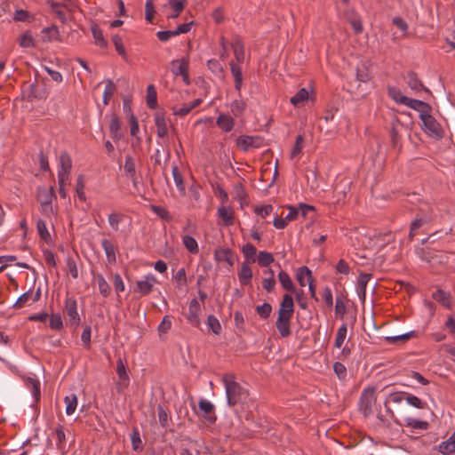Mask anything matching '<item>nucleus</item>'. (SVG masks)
I'll return each instance as SVG.
<instances>
[{
    "label": "nucleus",
    "mask_w": 455,
    "mask_h": 455,
    "mask_svg": "<svg viewBox=\"0 0 455 455\" xmlns=\"http://www.w3.org/2000/svg\"><path fill=\"white\" fill-rule=\"evenodd\" d=\"M222 382L226 390L227 402L229 406H235L246 396V390L235 381L232 374H225Z\"/></svg>",
    "instance_id": "f257e3e1"
},
{
    "label": "nucleus",
    "mask_w": 455,
    "mask_h": 455,
    "mask_svg": "<svg viewBox=\"0 0 455 455\" xmlns=\"http://www.w3.org/2000/svg\"><path fill=\"white\" fill-rule=\"evenodd\" d=\"M375 387H369L363 389L360 396L359 407L364 416H369L373 411V406L376 403Z\"/></svg>",
    "instance_id": "f03ea898"
},
{
    "label": "nucleus",
    "mask_w": 455,
    "mask_h": 455,
    "mask_svg": "<svg viewBox=\"0 0 455 455\" xmlns=\"http://www.w3.org/2000/svg\"><path fill=\"white\" fill-rule=\"evenodd\" d=\"M170 65H171V71L175 77H177L178 76H181L182 80L185 83V84H187V85L190 84V79H189V76H188V65H189L188 57L173 60L171 61Z\"/></svg>",
    "instance_id": "7ed1b4c3"
},
{
    "label": "nucleus",
    "mask_w": 455,
    "mask_h": 455,
    "mask_svg": "<svg viewBox=\"0 0 455 455\" xmlns=\"http://www.w3.org/2000/svg\"><path fill=\"white\" fill-rule=\"evenodd\" d=\"M65 314L68 317V322L72 327H77L80 324L81 319L77 312V302L76 299L68 297L65 300Z\"/></svg>",
    "instance_id": "20e7f679"
},
{
    "label": "nucleus",
    "mask_w": 455,
    "mask_h": 455,
    "mask_svg": "<svg viewBox=\"0 0 455 455\" xmlns=\"http://www.w3.org/2000/svg\"><path fill=\"white\" fill-rule=\"evenodd\" d=\"M264 144V139L260 136H239L236 140L237 147L243 151H249L252 148H258Z\"/></svg>",
    "instance_id": "39448f33"
},
{
    "label": "nucleus",
    "mask_w": 455,
    "mask_h": 455,
    "mask_svg": "<svg viewBox=\"0 0 455 455\" xmlns=\"http://www.w3.org/2000/svg\"><path fill=\"white\" fill-rule=\"evenodd\" d=\"M157 283L156 276L152 274L147 275L144 279L136 282L134 291L141 296L149 294L153 291L154 285Z\"/></svg>",
    "instance_id": "423d86ee"
},
{
    "label": "nucleus",
    "mask_w": 455,
    "mask_h": 455,
    "mask_svg": "<svg viewBox=\"0 0 455 455\" xmlns=\"http://www.w3.org/2000/svg\"><path fill=\"white\" fill-rule=\"evenodd\" d=\"M419 117L423 123L425 131L432 136L440 135V125L436 120L427 111L426 113L419 115Z\"/></svg>",
    "instance_id": "0eeeda50"
},
{
    "label": "nucleus",
    "mask_w": 455,
    "mask_h": 455,
    "mask_svg": "<svg viewBox=\"0 0 455 455\" xmlns=\"http://www.w3.org/2000/svg\"><path fill=\"white\" fill-rule=\"evenodd\" d=\"M292 315H283L278 313V317L275 322L276 329L282 338H286L291 335V318Z\"/></svg>",
    "instance_id": "6e6552de"
},
{
    "label": "nucleus",
    "mask_w": 455,
    "mask_h": 455,
    "mask_svg": "<svg viewBox=\"0 0 455 455\" xmlns=\"http://www.w3.org/2000/svg\"><path fill=\"white\" fill-rule=\"evenodd\" d=\"M201 311V305L196 299L190 300L188 312L187 315L188 321L194 326H198L200 323L199 314Z\"/></svg>",
    "instance_id": "1a4fd4ad"
},
{
    "label": "nucleus",
    "mask_w": 455,
    "mask_h": 455,
    "mask_svg": "<svg viewBox=\"0 0 455 455\" xmlns=\"http://www.w3.org/2000/svg\"><path fill=\"white\" fill-rule=\"evenodd\" d=\"M124 171L126 178L131 180L133 186L136 187L138 184V180H137V176H136L135 161L131 155H127L125 156Z\"/></svg>",
    "instance_id": "9d476101"
},
{
    "label": "nucleus",
    "mask_w": 455,
    "mask_h": 455,
    "mask_svg": "<svg viewBox=\"0 0 455 455\" xmlns=\"http://www.w3.org/2000/svg\"><path fill=\"white\" fill-rule=\"evenodd\" d=\"M371 277V274L367 273H362L358 276L356 291L363 303L365 301L366 287Z\"/></svg>",
    "instance_id": "9b49d317"
},
{
    "label": "nucleus",
    "mask_w": 455,
    "mask_h": 455,
    "mask_svg": "<svg viewBox=\"0 0 455 455\" xmlns=\"http://www.w3.org/2000/svg\"><path fill=\"white\" fill-rule=\"evenodd\" d=\"M230 71L234 78L235 89L238 92L239 96L241 95V90L243 87V73L242 68L238 63L231 61L229 63Z\"/></svg>",
    "instance_id": "f8f14e48"
},
{
    "label": "nucleus",
    "mask_w": 455,
    "mask_h": 455,
    "mask_svg": "<svg viewBox=\"0 0 455 455\" xmlns=\"http://www.w3.org/2000/svg\"><path fill=\"white\" fill-rule=\"evenodd\" d=\"M202 100L196 99L193 102L184 103L182 105H175L172 107V112L175 116H184L188 115L193 108L199 106Z\"/></svg>",
    "instance_id": "ddd939ff"
},
{
    "label": "nucleus",
    "mask_w": 455,
    "mask_h": 455,
    "mask_svg": "<svg viewBox=\"0 0 455 455\" xmlns=\"http://www.w3.org/2000/svg\"><path fill=\"white\" fill-rule=\"evenodd\" d=\"M101 246L105 251L107 260L109 264L116 262V249L115 245L108 239L101 240Z\"/></svg>",
    "instance_id": "4468645a"
},
{
    "label": "nucleus",
    "mask_w": 455,
    "mask_h": 455,
    "mask_svg": "<svg viewBox=\"0 0 455 455\" xmlns=\"http://www.w3.org/2000/svg\"><path fill=\"white\" fill-rule=\"evenodd\" d=\"M406 83L408 86L415 92H418L421 90H425L427 92L428 91L427 88L424 87L423 84L419 79L417 75L412 71L407 73Z\"/></svg>",
    "instance_id": "2eb2a0df"
},
{
    "label": "nucleus",
    "mask_w": 455,
    "mask_h": 455,
    "mask_svg": "<svg viewBox=\"0 0 455 455\" xmlns=\"http://www.w3.org/2000/svg\"><path fill=\"white\" fill-rule=\"evenodd\" d=\"M231 46L237 63H243L244 60V45L240 37L235 36Z\"/></svg>",
    "instance_id": "dca6fc26"
},
{
    "label": "nucleus",
    "mask_w": 455,
    "mask_h": 455,
    "mask_svg": "<svg viewBox=\"0 0 455 455\" xmlns=\"http://www.w3.org/2000/svg\"><path fill=\"white\" fill-rule=\"evenodd\" d=\"M432 298L440 303L443 307L446 308L451 307V299L449 292H446L441 289L436 290L433 292Z\"/></svg>",
    "instance_id": "f3484780"
},
{
    "label": "nucleus",
    "mask_w": 455,
    "mask_h": 455,
    "mask_svg": "<svg viewBox=\"0 0 455 455\" xmlns=\"http://www.w3.org/2000/svg\"><path fill=\"white\" fill-rule=\"evenodd\" d=\"M294 311L293 299L290 294H284L283 300L280 304L278 313L292 315Z\"/></svg>",
    "instance_id": "a211bd4d"
},
{
    "label": "nucleus",
    "mask_w": 455,
    "mask_h": 455,
    "mask_svg": "<svg viewBox=\"0 0 455 455\" xmlns=\"http://www.w3.org/2000/svg\"><path fill=\"white\" fill-rule=\"evenodd\" d=\"M404 106L417 110L419 112V115H422L429 110V105L422 100L411 99L407 97V100L403 104Z\"/></svg>",
    "instance_id": "6ab92c4d"
},
{
    "label": "nucleus",
    "mask_w": 455,
    "mask_h": 455,
    "mask_svg": "<svg viewBox=\"0 0 455 455\" xmlns=\"http://www.w3.org/2000/svg\"><path fill=\"white\" fill-rule=\"evenodd\" d=\"M246 108L247 104L245 100L241 98L234 100L229 105L230 112L235 117L241 116L244 113Z\"/></svg>",
    "instance_id": "aec40b11"
},
{
    "label": "nucleus",
    "mask_w": 455,
    "mask_h": 455,
    "mask_svg": "<svg viewBox=\"0 0 455 455\" xmlns=\"http://www.w3.org/2000/svg\"><path fill=\"white\" fill-rule=\"evenodd\" d=\"M216 124L221 130L228 132L234 128L235 120L228 115L220 114L217 118Z\"/></svg>",
    "instance_id": "412c9836"
},
{
    "label": "nucleus",
    "mask_w": 455,
    "mask_h": 455,
    "mask_svg": "<svg viewBox=\"0 0 455 455\" xmlns=\"http://www.w3.org/2000/svg\"><path fill=\"white\" fill-rule=\"evenodd\" d=\"M72 167V161L69 155L62 152L60 155V167L58 172L69 174Z\"/></svg>",
    "instance_id": "4be33fe9"
},
{
    "label": "nucleus",
    "mask_w": 455,
    "mask_h": 455,
    "mask_svg": "<svg viewBox=\"0 0 455 455\" xmlns=\"http://www.w3.org/2000/svg\"><path fill=\"white\" fill-rule=\"evenodd\" d=\"M55 196L53 188H39L37 192V200L40 204L52 203V198Z\"/></svg>",
    "instance_id": "5701e85b"
},
{
    "label": "nucleus",
    "mask_w": 455,
    "mask_h": 455,
    "mask_svg": "<svg viewBox=\"0 0 455 455\" xmlns=\"http://www.w3.org/2000/svg\"><path fill=\"white\" fill-rule=\"evenodd\" d=\"M109 131L113 140H118L122 138L121 124L119 118L115 115L111 117Z\"/></svg>",
    "instance_id": "b1692460"
},
{
    "label": "nucleus",
    "mask_w": 455,
    "mask_h": 455,
    "mask_svg": "<svg viewBox=\"0 0 455 455\" xmlns=\"http://www.w3.org/2000/svg\"><path fill=\"white\" fill-rule=\"evenodd\" d=\"M214 259L217 261H225L230 266L233 265L231 250L227 248L217 249L214 252Z\"/></svg>",
    "instance_id": "393cba45"
},
{
    "label": "nucleus",
    "mask_w": 455,
    "mask_h": 455,
    "mask_svg": "<svg viewBox=\"0 0 455 455\" xmlns=\"http://www.w3.org/2000/svg\"><path fill=\"white\" fill-rule=\"evenodd\" d=\"M439 451L443 454L455 452V432L446 441L439 444Z\"/></svg>",
    "instance_id": "a878e982"
},
{
    "label": "nucleus",
    "mask_w": 455,
    "mask_h": 455,
    "mask_svg": "<svg viewBox=\"0 0 455 455\" xmlns=\"http://www.w3.org/2000/svg\"><path fill=\"white\" fill-rule=\"evenodd\" d=\"M155 122L157 128V136L159 138L165 137L167 135L168 129L164 116L159 113L156 114Z\"/></svg>",
    "instance_id": "bb28decb"
},
{
    "label": "nucleus",
    "mask_w": 455,
    "mask_h": 455,
    "mask_svg": "<svg viewBox=\"0 0 455 455\" xmlns=\"http://www.w3.org/2000/svg\"><path fill=\"white\" fill-rule=\"evenodd\" d=\"M54 435L56 437V445L57 448L62 452L66 451V434L64 432L63 427L59 425L54 431Z\"/></svg>",
    "instance_id": "cd10ccee"
},
{
    "label": "nucleus",
    "mask_w": 455,
    "mask_h": 455,
    "mask_svg": "<svg viewBox=\"0 0 455 455\" xmlns=\"http://www.w3.org/2000/svg\"><path fill=\"white\" fill-rule=\"evenodd\" d=\"M278 279H279V282H280L282 287L284 290H286L287 291H290V292L295 291V288H294L292 280L291 279L290 275L286 272L280 271L278 274Z\"/></svg>",
    "instance_id": "c85d7f7f"
},
{
    "label": "nucleus",
    "mask_w": 455,
    "mask_h": 455,
    "mask_svg": "<svg viewBox=\"0 0 455 455\" xmlns=\"http://www.w3.org/2000/svg\"><path fill=\"white\" fill-rule=\"evenodd\" d=\"M64 403L66 404V414L72 415L76 411L78 403L76 395L71 394L65 396Z\"/></svg>",
    "instance_id": "c756f323"
},
{
    "label": "nucleus",
    "mask_w": 455,
    "mask_h": 455,
    "mask_svg": "<svg viewBox=\"0 0 455 455\" xmlns=\"http://www.w3.org/2000/svg\"><path fill=\"white\" fill-rule=\"evenodd\" d=\"M218 216L223 220L226 226H231L233 224V212L229 207H220L218 209Z\"/></svg>",
    "instance_id": "7c9ffc66"
},
{
    "label": "nucleus",
    "mask_w": 455,
    "mask_h": 455,
    "mask_svg": "<svg viewBox=\"0 0 455 455\" xmlns=\"http://www.w3.org/2000/svg\"><path fill=\"white\" fill-rule=\"evenodd\" d=\"M297 280L300 286H306L312 281L311 271L307 267H299L297 273Z\"/></svg>",
    "instance_id": "2f4dec72"
},
{
    "label": "nucleus",
    "mask_w": 455,
    "mask_h": 455,
    "mask_svg": "<svg viewBox=\"0 0 455 455\" xmlns=\"http://www.w3.org/2000/svg\"><path fill=\"white\" fill-rule=\"evenodd\" d=\"M85 182L83 175H79L76 181V195L81 202H86L87 197L84 192Z\"/></svg>",
    "instance_id": "473e14b6"
},
{
    "label": "nucleus",
    "mask_w": 455,
    "mask_h": 455,
    "mask_svg": "<svg viewBox=\"0 0 455 455\" xmlns=\"http://www.w3.org/2000/svg\"><path fill=\"white\" fill-rule=\"evenodd\" d=\"M309 98V92L306 88H301L298 92L295 93L290 100V102L293 106H299L301 103L307 101Z\"/></svg>",
    "instance_id": "72a5a7b5"
},
{
    "label": "nucleus",
    "mask_w": 455,
    "mask_h": 455,
    "mask_svg": "<svg viewBox=\"0 0 455 455\" xmlns=\"http://www.w3.org/2000/svg\"><path fill=\"white\" fill-rule=\"evenodd\" d=\"M182 243L185 248L192 254H196L199 251L198 243L196 240L191 235H186L182 237Z\"/></svg>",
    "instance_id": "f704fd0d"
},
{
    "label": "nucleus",
    "mask_w": 455,
    "mask_h": 455,
    "mask_svg": "<svg viewBox=\"0 0 455 455\" xmlns=\"http://www.w3.org/2000/svg\"><path fill=\"white\" fill-rule=\"evenodd\" d=\"M431 220V215L425 214L421 217L416 218L411 225L410 237L412 238L414 235V232L421 228L424 224L428 222Z\"/></svg>",
    "instance_id": "c9c22d12"
},
{
    "label": "nucleus",
    "mask_w": 455,
    "mask_h": 455,
    "mask_svg": "<svg viewBox=\"0 0 455 455\" xmlns=\"http://www.w3.org/2000/svg\"><path fill=\"white\" fill-rule=\"evenodd\" d=\"M238 276L242 285L250 283L252 277V271L251 267L246 264H243Z\"/></svg>",
    "instance_id": "e433bc0d"
},
{
    "label": "nucleus",
    "mask_w": 455,
    "mask_h": 455,
    "mask_svg": "<svg viewBox=\"0 0 455 455\" xmlns=\"http://www.w3.org/2000/svg\"><path fill=\"white\" fill-rule=\"evenodd\" d=\"M387 94L394 101L402 105L407 100V97L396 87L389 86L387 88Z\"/></svg>",
    "instance_id": "4c0bfd02"
},
{
    "label": "nucleus",
    "mask_w": 455,
    "mask_h": 455,
    "mask_svg": "<svg viewBox=\"0 0 455 455\" xmlns=\"http://www.w3.org/2000/svg\"><path fill=\"white\" fill-rule=\"evenodd\" d=\"M199 409L204 414V417L211 422H213L215 417H206V415H210L213 412L214 406L213 404L207 400H201L199 402Z\"/></svg>",
    "instance_id": "58836bf2"
},
{
    "label": "nucleus",
    "mask_w": 455,
    "mask_h": 455,
    "mask_svg": "<svg viewBox=\"0 0 455 455\" xmlns=\"http://www.w3.org/2000/svg\"><path fill=\"white\" fill-rule=\"evenodd\" d=\"M403 400H405V394L403 393H401V392H394V393H390L388 395V396L386 398L385 402H384V405L385 407L387 408V410L388 411H390L392 414V411H390V409L388 408L387 404L389 403H402Z\"/></svg>",
    "instance_id": "ea45409f"
},
{
    "label": "nucleus",
    "mask_w": 455,
    "mask_h": 455,
    "mask_svg": "<svg viewBox=\"0 0 455 455\" xmlns=\"http://www.w3.org/2000/svg\"><path fill=\"white\" fill-rule=\"evenodd\" d=\"M96 280L98 283L100 293L103 297L107 298L110 294V291H111L109 284L108 283V282L106 281L104 276L100 274H99L96 276Z\"/></svg>",
    "instance_id": "a19ab883"
},
{
    "label": "nucleus",
    "mask_w": 455,
    "mask_h": 455,
    "mask_svg": "<svg viewBox=\"0 0 455 455\" xmlns=\"http://www.w3.org/2000/svg\"><path fill=\"white\" fill-rule=\"evenodd\" d=\"M347 324L346 323L341 324V326L337 331L335 342H334V346L337 348H340L342 347V345L344 344V341L347 337Z\"/></svg>",
    "instance_id": "79ce46f5"
},
{
    "label": "nucleus",
    "mask_w": 455,
    "mask_h": 455,
    "mask_svg": "<svg viewBox=\"0 0 455 455\" xmlns=\"http://www.w3.org/2000/svg\"><path fill=\"white\" fill-rule=\"evenodd\" d=\"M172 173L173 180H174V182H175V185H176L178 190H180L182 193L185 192V185H184V181H183V177H182L181 173L180 172L177 165H173L172 167Z\"/></svg>",
    "instance_id": "37998d69"
},
{
    "label": "nucleus",
    "mask_w": 455,
    "mask_h": 455,
    "mask_svg": "<svg viewBox=\"0 0 455 455\" xmlns=\"http://www.w3.org/2000/svg\"><path fill=\"white\" fill-rule=\"evenodd\" d=\"M405 400L407 403L417 409H424L427 406V403L419 399L418 396L406 393Z\"/></svg>",
    "instance_id": "c03bdc74"
},
{
    "label": "nucleus",
    "mask_w": 455,
    "mask_h": 455,
    "mask_svg": "<svg viewBox=\"0 0 455 455\" xmlns=\"http://www.w3.org/2000/svg\"><path fill=\"white\" fill-rule=\"evenodd\" d=\"M91 29L96 44L100 47H105L107 45V42L104 39L102 30L97 25H92Z\"/></svg>",
    "instance_id": "a18cd8bd"
},
{
    "label": "nucleus",
    "mask_w": 455,
    "mask_h": 455,
    "mask_svg": "<svg viewBox=\"0 0 455 455\" xmlns=\"http://www.w3.org/2000/svg\"><path fill=\"white\" fill-rule=\"evenodd\" d=\"M51 9L61 22H66L68 20V16L65 12L66 10L62 4L52 3Z\"/></svg>",
    "instance_id": "49530a36"
},
{
    "label": "nucleus",
    "mask_w": 455,
    "mask_h": 455,
    "mask_svg": "<svg viewBox=\"0 0 455 455\" xmlns=\"http://www.w3.org/2000/svg\"><path fill=\"white\" fill-rule=\"evenodd\" d=\"M147 104L151 109L156 107V92L153 84H149L147 88Z\"/></svg>",
    "instance_id": "de8ad7c7"
},
{
    "label": "nucleus",
    "mask_w": 455,
    "mask_h": 455,
    "mask_svg": "<svg viewBox=\"0 0 455 455\" xmlns=\"http://www.w3.org/2000/svg\"><path fill=\"white\" fill-rule=\"evenodd\" d=\"M36 229L40 237L46 243L51 240V235L47 229V226L44 220H39L36 223Z\"/></svg>",
    "instance_id": "09e8293b"
},
{
    "label": "nucleus",
    "mask_w": 455,
    "mask_h": 455,
    "mask_svg": "<svg viewBox=\"0 0 455 455\" xmlns=\"http://www.w3.org/2000/svg\"><path fill=\"white\" fill-rule=\"evenodd\" d=\"M405 425L415 429H427L428 423L414 418L408 417L404 419Z\"/></svg>",
    "instance_id": "8fccbe9b"
},
{
    "label": "nucleus",
    "mask_w": 455,
    "mask_h": 455,
    "mask_svg": "<svg viewBox=\"0 0 455 455\" xmlns=\"http://www.w3.org/2000/svg\"><path fill=\"white\" fill-rule=\"evenodd\" d=\"M274 260V256L270 252L259 251L258 254V263L261 267H268Z\"/></svg>",
    "instance_id": "3c124183"
},
{
    "label": "nucleus",
    "mask_w": 455,
    "mask_h": 455,
    "mask_svg": "<svg viewBox=\"0 0 455 455\" xmlns=\"http://www.w3.org/2000/svg\"><path fill=\"white\" fill-rule=\"evenodd\" d=\"M27 387L30 389L32 395L37 401L40 397V383L38 380L29 378L27 381Z\"/></svg>",
    "instance_id": "603ef678"
},
{
    "label": "nucleus",
    "mask_w": 455,
    "mask_h": 455,
    "mask_svg": "<svg viewBox=\"0 0 455 455\" xmlns=\"http://www.w3.org/2000/svg\"><path fill=\"white\" fill-rule=\"evenodd\" d=\"M19 44L23 48H30L35 45V39L29 31H26L20 36Z\"/></svg>",
    "instance_id": "864d4df0"
},
{
    "label": "nucleus",
    "mask_w": 455,
    "mask_h": 455,
    "mask_svg": "<svg viewBox=\"0 0 455 455\" xmlns=\"http://www.w3.org/2000/svg\"><path fill=\"white\" fill-rule=\"evenodd\" d=\"M116 90V85L111 80H108L103 92V103L108 104Z\"/></svg>",
    "instance_id": "5fc2aeb1"
},
{
    "label": "nucleus",
    "mask_w": 455,
    "mask_h": 455,
    "mask_svg": "<svg viewBox=\"0 0 455 455\" xmlns=\"http://www.w3.org/2000/svg\"><path fill=\"white\" fill-rule=\"evenodd\" d=\"M208 68L218 76H222L223 74V67L218 60L212 59L207 61Z\"/></svg>",
    "instance_id": "6e6d98bb"
},
{
    "label": "nucleus",
    "mask_w": 455,
    "mask_h": 455,
    "mask_svg": "<svg viewBox=\"0 0 455 455\" xmlns=\"http://www.w3.org/2000/svg\"><path fill=\"white\" fill-rule=\"evenodd\" d=\"M207 325L209 329L214 333L219 334L221 331V325L218 318L212 315H210L207 318Z\"/></svg>",
    "instance_id": "4d7b16f0"
},
{
    "label": "nucleus",
    "mask_w": 455,
    "mask_h": 455,
    "mask_svg": "<svg viewBox=\"0 0 455 455\" xmlns=\"http://www.w3.org/2000/svg\"><path fill=\"white\" fill-rule=\"evenodd\" d=\"M13 20L17 21L30 22L34 20V17L26 10L20 9L15 11Z\"/></svg>",
    "instance_id": "13d9d810"
},
{
    "label": "nucleus",
    "mask_w": 455,
    "mask_h": 455,
    "mask_svg": "<svg viewBox=\"0 0 455 455\" xmlns=\"http://www.w3.org/2000/svg\"><path fill=\"white\" fill-rule=\"evenodd\" d=\"M112 41L115 45L116 51L118 52V54L121 55L123 57V59L126 60L127 55L125 52V49H124L122 38L119 36L115 35L112 37Z\"/></svg>",
    "instance_id": "bf43d9fd"
},
{
    "label": "nucleus",
    "mask_w": 455,
    "mask_h": 455,
    "mask_svg": "<svg viewBox=\"0 0 455 455\" xmlns=\"http://www.w3.org/2000/svg\"><path fill=\"white\" fill-rule=\"evenodd\" d=\"M150 209L155 214H156L159 218L163 220H170L172 219L169 212L164 207L151 205Z\"/></svg>",
    "instance_id": "052dcab7"
},
{
    "label": "nucleus",
    "mask_w": 455,
    "mask_h": 455,
    "mask_svg": "<svg viewBox=\"0 0 455 455\" xmlns=\"http://www.w3.org/2000/svg\"><path fill=\"white\" fill-rule=\"evenodd\" d=\"M256 311L261 318L266 319L270 315L272 307L269 303L265 302L262 305L258 306L256 307Z\"/></svg>",
    "instance_id": "680f3d73"
},
{
    "label": "nucleus",
    "mask_w": 455,
    "mask_h": 455,
    "mask_svg": "<svg viewBox=\"0 0 455 455\" xmlns=\"http://www.w3.org/2000/svg\"><path fill=\"white\" fill-rule=\"evenodd\" d=\"M303 143H304V138L302 135H298L296 137V141H295V145L291 150V158H294L296 157L297 156H299L301 151H302V148H303Z\"/></svg>",
    "instance_id": "e2e57ef3"
},
{
    "label": "nucleus",
    "mask_w": 455,
    "mask_h": 455,
    "mask_svg": "<svg viewBox=\"0 0 455 455\" xmlns=\"http://www.w3.org/2000/svg\"><path fill=\"white\" fill-rule=\"evenodd\" d=\"M155 12L153 0H147L145 4V19L147 21L153 22Z\"/></svg>",
    "instance_id": "0e129e2a"
},
{
    "label": "nucleus",
    "mask_w": 455,
    "mask_h": 455,
    "mask_svg": "<svg viewBox=\"0 0 455 455\" xmlns=\"http://www.w3.org/2000/svg\"><path fill=\"white\" fill-rule=\"evenodd\" d=\"M116 372H117V375H118L120 380L124 381V382H125V384H127L128 380H129V377H128V374L126 372L125 366H124V363L122 362L121 359H119L117 361Z\"/></svg>",
    "instance_id": "69168bd1"
},
{
    "label": "nucleus",
    "mask_w": 455,
    "mask_h": 455,
    "mask_svg": "<svg viewBox=\"0 0 455 455\" xmlns=\"http://www.w3.org/2000/svg\"><path fill=\"white\" fill-rule=\"evenodd\" d=\"M356 79L363 83H366L371 79V75L366 67L362 66L356 68Z\"/></svg>",
    "instance_id": "338daca9"
},
{
    "label": "nucleus",
    "mask_w": 455,
    "mask_h": 455,
    "mask_svg": "<svg viewBox=\"0 0 455 455\" xmlns=\"http://www.w3.org/2000/svg\"><path fill=\"white\" fill-rule=\"evenodd\" d=\"M49 325L53 330H60L63 327L61 315L60 314L52 315Z\"/></svg>",
    "instance_id": "774afa93"
}]
</instances>
